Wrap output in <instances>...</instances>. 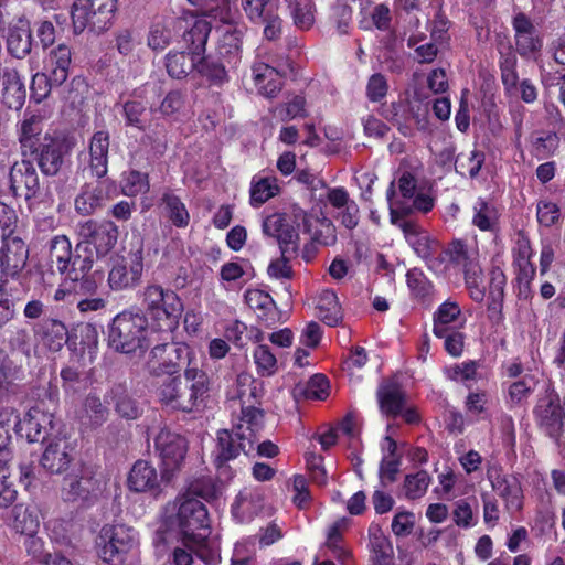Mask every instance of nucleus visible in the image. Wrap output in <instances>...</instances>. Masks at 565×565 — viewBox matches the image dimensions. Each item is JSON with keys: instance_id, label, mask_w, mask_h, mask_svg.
<instances>
[{"instance_id": "nucleus-1", "label": "nucleus", "mask_w": 565, "mask_h": 565, "mask_svg": "<svg viewBox=\"0 0 565 565\" xmlns=\"http://www.w3.org/2000/svg\"><path fill=\"white\" fill-rule=\"evenodd\" d=\"M60 406V390L57 377L51 379L43 394H39L35 404L14 424L17 435L29 443H46L58 437L65 430V425L56 416Z\"/></svg>"}, {"instance_id": "nucleus-2", "label": "nucleus", "mask_w": 565, "mask_h": 565, "mask_svg": "<svg viewBox=\"0 0 565 565\" xmlns=\"http://www.w3.org/2000/svg\"><path fill=\"white\" fill-rule=\"evenodd\" d=\"M96 263L94 250L86 243L78 242L72 254L58 263L56 271L62 276V282L55 289V301L67 300L74 294L90 295L97 286H102V270H93Z\"/></svg>"}, {"instance_id": "nucleus-3", "label": "nucleus", "mask_w": 565, "mask_h": 565, "mask_svg": "<svg viewBox=\"0 0 565 565\" xmlns=\"http://www.w3.org/2000/svg\"><path fill=\"white\" fill-rule=\"evenodd\" d=\"M210 392V379L199 367H185L184 380L180 375L167 377L158 388L160 403L173 411L192 413L205 407Z\"/></svg>"}, {"instance_id": "nucleus-4", "label": "nucleus", "mask_w": 565, "mask_h": 565, "mask_svg": "<svg viewBox=\"0 0 565 565\" xmlns=\"http://www.w3.org/2000/svg\"><path fill=\"white\" fill-rule=\"evenodd\" d=\"M142 316L147 317L151 331L170 333L179 326L184 306L181 297L160 284H148L140 295Z\"/></svg>"}, {"instance_id": "nucleus-5", "label": "nucleus", "mask_w": 565, "mask_h": 565, "mask_svg": "<svg viewBox=\"0 0 565 565\" xmlns=\"http://www.w3.org/2000/svg\"><path fill=\"white\" fill-rule=\"evenodd\" d=\"M254 434L243 431V425H237L232 430L217 431L211 461L221 482H228L235 477L236 470L231 462L235 461L242 452L247 455L254 448Z\"/></svg>"}, {"instance_id": "nucleus-6", "label": "nucleus", "mask_w": 565, "mask_h": 565, "mask_svg": "<svg viewBox=\"0 0 565 565\" xmlns=\"http://www.w3.org/2000/svg\"><path fill=\"white\" fill-rule=\"evenodd\" d=\"M150 323L139 311L124 310L108 326V345L120 353H135L149 347Z\"/></svg>"}, {"instance_id": "nucleus-7", "label": "nucleus", "mask_w": 565, "mask_h": 565, "mask_svg": "<svg viewBox=\"0 0 565 565\" xmlns=\"http://www.w3.org/2000/svg\"><path fill=\"white\" fill-rule=\"evenodd\" d=\"M75 146L76 139L67 132H45L42 141L22 157L29 158L33 163L36 162L42 174L55 177L68 161Z\"/></svg>"}, {"instance_id": "nucleus-8", "label": "nucleus", "mask_w": 565, "mask_h": 565, "mask_svg": "<svg viewBox=\"0 0 565 565\" xmlns=\"http://www.w3.org/2000/svg\"><path fill=\"white\" fill-rule=\"evenodd\" d=\"M117 13L118 0H77L71 10L74 33L103 34L113 28Z\"/></svg>"}, {"instance_id": "nucleus-9", "label": "nucleus", "mask_w": 565, "mask_h": 565, "mask_svg": "<svg viewBox=\"0 0 565 565\" xmlns=\"http://www.w3.org/2000/svg\"><path fill=\"white\" fill-rule=\"evenodd\" d=\"M136 543V532L131 526L107 523L96 537L97 554L108 565H124Z\"/></svg>"}, {"instance_id": "nucleus-10", "label": "nucleus", "mask_w": 565, "mask_h": 565, "mask_svg": "<svg viewBox=\"0 0 565 565\" xmlns=\"http://www.w3.org/2000/svg\"><path fill=\"white\" fill-rule=\"evenodd\" d=\"M177 523L184 542L202 545L211 534L207 509L195 498L182 497L177 512Z\"/></svg>"}, {"instance_id": "nucleus-11", "label": "nucleus", "mask_w": 565, "mask_h": 565, "mask_svg": "<svg viewBox=\"0 0 565 565\" xmlns=\"http://www.w3.org/2000/svg\"><path fill=\"white\" fill-rule=\"evenodd\" d=\"M194 354L190 347L182 342H167L157 344L150 352L147 369L151 375L160 376L163 374L173 377L182 365L186 367H198L193 364Z\"/></svg>"}, {"instance_id": "nucleus-12", "label": "nucleus", "mask_w": 565, "mask_h": 565, "mask_svg": "<svg viewBox=\"0 0 565 565\" xmlns=\"http://www.w3.org/2000/svg\"><path fill=\"white\" fill-rule=\"evenodd\" d=\"M189 450L186 438L168 428H162L154 437V451L161 460V478L169 482L174 472L181 469Z\"/></svg>"}, {"instance_id": "nucleus-13", "label": "nucleus", "mask_w": 565, "mask_h": 565, "mask_svg": "<svg viewBox=\"0 0 565 565\" xmlns=\"http://www.w3.org/2000/svg\"><path fill=\"white\" fill-rule=\"evenodd\" d=\"M172 26L177 36L181 39L183 47L191 55H202L206 51V43L212 31V24L193 12H185L172 19Z\"/></svg>"}, {"instance_id": "nucleus-14", "label": "nucleus", "mask_w": 565, "mask_h": 565, "mask_svg": "<svg viewBox=\"0 0 565 565\" xmlns=\"http://www.w3.org/2000/svg\"><path fill=\"white\" fill-rule=\"evenodd\" d=\"M81 243H86L88 249H95L94 256L98 258L108 255L117 244L118 226L109 220H86L77 225Z\"/></svg>"}, {"instance_id": "nucleus-15", "label": "nucleus", "mask_w": 565, "mask_h": 565, "mask_svg": "<svg viewBox=\"0 0 565 565\" xmlns=\"http://www.w3.org/2000/svg\"><path fill=\"white\" fill-rule=\"evenodd\" d=\"M390 211L392 223L399 226L404 233L405 239L417 256L426 262L431 260L439 249V242L430 237V235L416 223L411 221H399L402 214L411 212L409 207L399 206L398 209H394L391 203Z\"/></svg>"}, {"instance_id": "nucleus-16", "label": "nucleus", "mask_w": 565, "mask_h": 565, "mask_svg": "<svg viewBox=\"0 0 565 565\" xmlns=\"http://www.w3.org/2000/svg\"><path fill=\"white\" fill-rule=\"evenodd\" d=\"M143 274V252L138 248L129 253V260L120 257L113 263L107 284L113 291L132 290L141 282Z\"/></svg>"}, {"instance_id": "nucleus-17", "label": "nucleus", "mask_w": 565, "mask_h": 565, "mask_svg": "<svg viewBox=\"0 0 565 565\" xmlns=\"http://www.w3.org/2000/svg\"><path fill=\"white\" fill-rule=\"evenodd\" d=\"M0 281L13 284L19 281L29 259V247L19 236L1 238Z\"/></svg>"}, {"instance_id": "nucleus-18", "label": "nucleus", "mask_w": 565, "mask_h": 565, "mask_svg": "<svg viewBox=\"0 0 565 565\" xmlns=\"http://www.w3.org/2000/svg\"><path fill=\"white\" fill-rule=\"evenodd\" d=\"M10 191L15 199L25 201L34 199L40 191L36 169L29 158L17 161L9 172Z\"/></svg>"}, {"instance_id": "nucleus-19", "label": "nucleus", "mask_w": 565, "mask_h": 565, "mask_svg": "<svg viewBox=\"0 0 565 565\" xmlns=\"http://www.w3.org/2000/svg\"><path fill=\"white\" fill-rule=\"evenodd\" d=\"M265 235L277 239L281 255L297 256L300 253V237L298 228L281 214H275L267 217L263 225Z\"/></svg>"}, {"instance_id": "nucleus-20", "label": "nucleus", "mask_w": 565, "mask_h": 565, "mask_svg": "<svg viewBox=\"0 0 565 565\" xmlns=\"http://www.w3.org/2000/svg\"><path fill=\"white\" fill-rule=\"evenodd\" d=\"M73 446L66 437L65 430L58 437L46 441V447L41 456V466L51 473H63L73 461Z\"/></svg>"}, {"instance_id": "nucleus-21", "label": "nucleus", "mask_w": 565, "mask_h": 565, "mask_svg": "<svg viewBox=\"0 0 565 565\" xmlns=\"http://www.w3.org/2000/svg\"><path fill=\"white\" fill-rule=\"evenodd\" d=\"M6 45L8 53L18 60L26 57L32 52V28L25 15L17 17L9 23Z\"/></svg>"}, {"instance_id": "nucleus-22", "label": "nucleus", "mask_w": 565, "mask_h": 565, "mask_svg": "<svg viewBox=\"0 0 565 565\" xmlns=\"http://www.w3.org/2000/svg\"><path fill=\"white\" fill-rule=\"evenodd\" d=\"M25 97V85L18 70L11 65L0 67V98L3 105L9 109L20 110Z\"/></svg>"}, {"instance_id": "nucleus-23", "label": "nucleus", "mask_w": 565, "mask_h": 565, "mask_svg": "<svg viewBox=\"0 0 565 565\" xmlns=\"http://www.w3.org/2000/svg\"><path fill=\"white\" fill-rule=\"evenodd\" d=\"M512 28L515 50L521 56H529L541 50L542 40L539 30L525 13L519 12L513 17Z\"/></svg>"}, {"instance_id": "nucleus-24", "label": "nucleus", "mask_w": 565, "mask_h": 565, "mask_svg": "<svg viewBox=\"0 0 565 565\" xmlns=\"http://www.w3.org/2000/svg\"><path fill=\"white\" fill-rule=\"evenodd\" d=\"M100 491V482L93 475L82 473L79 477H65L62 487V498L64 501L87 502L96 498Z\"/></svg>"}, {"instance_id": "nucleus-25", "label": "nucleus", "mask_w": 565, "mask_h": 565, "mask_svg": "<svg viewBox=\"0 0 565 565\" xmlns=\"http://www.w3.org/2000/svg\"><path fill=\"white\" fill-rule=\"evenodd\" d=\"M109 199V186L105 182L85 183L75 198V211L83 216L92 215Z\"/></svg>"}, {"instance_id": "nucleus-26", "label": "nucleus", "mask_w": 565, "mask_h": 565, "mask_svg": "<svg viewBox=\"0 0 565 565\" xmlns=\"http://www.w3.org/2000/svg\"><path fill=\"white\" fill-rule=\"evenodd\" d=\"M110 135L106 129L97 130L88 141V166L94 177L102 179L108 172Z\"/></svg>"}, {"instance_id": "nucleus-27", "label": "nucleus", "mask_w": 565, "mask_h": 565, "mask_svg": "<svg viewBox=\"0 0 565 565\" xmlns=\"http://www.w3.org/2000/svg\"><path fill=\"white\" fill-rule=\"evenodd\" d=\"M164 481L159 477L157 469L147 460H137L128 475L127 484L135 492H156L160 489V482Z\"/></svg>"}, {"instance_id": "nucleus-28", "label": "nucleus", "mask_w": 565, "mask_h": 565, "mask_svg": "<svg viewBox=\"0 0 565 565\" xmlns=\"http://www.w3.org/2000/svg\"><path fill=\"white\" fill-rule=\"evenodd\" d=\"M252 76L258 94L266 98H275L282 88L280 73L264 62L253 64Z\"/></svg>"}, {"instance_id": "nucleus-29", "label": "nucleus", "mask_w": 565, "mask_h": 565, "mask_svg": "<svg viewBox=\"0 0 565 565\" xmlns=\"http://www.w3.org/2000/svg\"><path fill=\"white\" fill-rule=\"evenodd\" d=\"M242 44L243 32L231 26L220 38L213 54L224 61L226 67L235 70L242 61Z\"/></svg>"}, {"instance_id": "nucleus-30", "label": "nucleus", "mask_w": 565, "mask_h": 565, "mask_svg": "<svg viewBox=\"0 0 565 565\" xmlns=\"http://www.w3.org/2000/svg\"><path fill=\"white\" fill-rule=\"evenodd\" d=\"M536 416L540 425L550 436H556L563 426V415L558 404V397L551 392L540 399L536 406Z\"/></svg>"}, {"instance_id": "nucleus-31", "label": "nucleus", "mask_w": 565, "mask_h": 565, "mask_svg": "<svg viewBox=\"0 0 565 565\" xmlns=\"http://www.w3.org/2000/svg\"><path fill=\"white\" fill-rule=\"evenodd\" d=\"M234 70L226 67L225 62L214 54H202L198 57L196 72L206 79L210 86L223 87L230 82L228 73Z\"/></svg>"}, {"instance_id": "nucleus-32", "label": "nucleus", "mask_w": 565, "mask_h": 565, "mask_svg": "<svg viewBox=\"0 0 565 565\" xmlns=\"http://www.w3.org/2000/svg\"><path fill=\"white\" fill-rule=\"evenodd\" d=\"M492 488L504 501L510 513L519 512L523 507V491L519 480L513 476H497L492 480Z\"/></svg>"}, {"instance_id": "nucleus-33", "label": "nucleus", "mask_w": 565, "mask_h": 565, "mask_svg": "<svg viewBox=\"0 0 565 565\" xmlns=\"http://www.w3.org/2000/svg\"><path fill=\"white\" fill-rule=\"evenodd\" d=\"M349 530V520L341 518L333 522L327 530L326 542L321 546L322 551H328L331 556L342 564L350 556L349 548L344 541V533Z\"/></svg>"}, {"instance_id": "nucleus-34", "label": "nucleus", "mask_w": 565, "mask_h": 565, "mask_svg": "<svg viewBox=\"0 0 565 565\" xmlns=\"http://www.w3.org/2000/svg\"><path fill=\"white\" fill-rule=\"evenodd\" d=\"M72 64V50L65 43L53 47L47 58V73L51 74L53 84L62 86L70 75Z\"/></svg>"}, {"instance_id": "nucleus-35", "label": "nucleus", "mask_w": 565, "mask_h": 565, "mask_svg": "<svg viewBox=\"0 0 565 565\" xmlns=\"http://www.w3.org/2000/svg\"><path fill=\"white\" fill-rule=\"evenodd\" d=\"M345 438L351 444L353 438V411H349L344 418L334 427H330L324 431H318L312 436V440H317L323 451H328L332 446Z\"/></svg>"}, {"instance_id": "nucleus-36", "label": "nucleus", "mask_w": 565, "mask_h": 565, "mask_svg": "<svg viewBox=\"0 0 565 565\" xmlns=\"http://www.w3.org/2000/svg\"><path fill=\"white\" fill-rule=\"evenodd\" d=\"M110 403L114 405L116 413L125 419L138 418L142 411L138 402L130 395L125 384H114L108 394Z\"/></svg>"}, {"instance_id": "nucleus-37", "label": "nucleus", "mask_w": 565, "mask_h": 565, "mask_svg": "<svg viewBox=\"0 0 565 565\" xmlns=\"http://www.w3.org/2000/svg\"><path fill=\"white\" fill-rule=\"evenodd\" d=\"M292 395L296 401H326L330 395V381L324 374L316 373L306 384H297Z\"/></svg>"}, {"instance_id": "nucleus-38", "label": "nucleus", "mask_w": 565, "mask_h": 565, "mask_svg": "<svg viewBox=\"0 0 565 565\" xmlns=\"http://www.w3.org/2000/svg\"><path fill=\"white\" fill-rule=\"evenodd\" d=\"M42 121L43 117L40 114H24V118L20 122L18 130V139L22 156L36 143L42 141Z\"/></svg>"}, {"instance_id": "nucleus-39", "label": "nucleus", "mask_w": 565, "mask_h": 565, "mask_svg": "<svg viewBox=\"0 0 565 565\" xmlns=\"http://www.w3.org/2000/svg\"><path fill=\"white\" fill-rule=\"evenodd\" d=\"M191 55L189 51H170L164 57V66L168 75L174 79L188 77L194 70L196 71L198 57Z\"/></svg>"}, {"instance_id": "nucleus-40", "label": "nucleus", "mask_w": 565, "mask_h": 565, "mask_svg": "<svg viewBox=\"0 0 565 565\" xmlns=\"http://www.w3.org/2000/svg\"><path fill=\"white\" fill-rule=\"evenodd\" d=\"M41 335L44 344L51 351H58L66 344L70 348L71 331L57 319H45L40 324Z\"/></svg>"}, {"instance_id": "nucleus-41", "label": "nucleus", "mask_w": 565, "mask_h": 565, "mask_svg": "<svg viewBox=\"0 0 565 565\" xmlns=\"http://www.w3.org/2000/svg\"><path fill=\"white\" fill-rule=\"evenodd\" d=\"M98 344V332L92 323H79L71 330L70 349L84 355L92 354Z\"/></svg>"}, {"instance_id": "nucleus-42", "label": "nucleus", "mask_w": 565, "mask_h": 565, "mask_svg": "<svg viewBox=\"0 0 565 565\" xmlns=\"http://www.w3.org/2000/svg\"><path fill=\"white\" fill-rule=\"evenodd\" d=\"M379 401L382 413L397 417L406 405V395L397 383H387L379 391Z\"/></svg>"}, {"instance_id": "nucleus-43", "label": "nucleus", "mask_w": 565, "mask_h": 565, "mask_svg": "<svg viewBox=\"0 0 565 565\" xmlns=\"http://www.w3.org/2000/svg\"><path fill=\"white\" fill-rule=\"evenodd\" d=\"M160 205L169 221L178 228H184L190 223V214L180 196L167 190L160 199Z\"/></svg>"}, {"instance_id": "nucleus-44", "label": "nucleus", "mask_w": 565, "mask_h": 565, "mask_svg": "<svg viewBox=\"0 0 565 565\" xmlns=\"http://www.w3.org/2000/svg\"><path fill=\"white\" fill-rule=\"evenodd\" d=\"M148 108L147 102L143 100V92L135 89L130 98L122 104V114L126 126L135 127L140 131L146 130L143 116Z\"/></svg>"}, {"instance_id": "nucleus-45", "label": "nucleus", "mask_w": 565, "mask_h": 565, "mask_svg": "<svg viewBox=\"0 0 565 565\" xmlns=\"http://www.w3.org/2000/svg\"><path fill=\"white\" fill-rule=\"evenodd\" d=\"M305 231L311 235V239L324 246L335 243V228L327 217L319 218L313 215L306 214L303 216Z\"/></svg>"}, {"instance_id": "nucleus-46", "label": "nucleus", "mask_w": 565, "mask_h": 565, "mask_svg": "<svg viewBox=\"0 0 565 565\" xmlns=\"http://www.w3.org/2000/svg\"><path fill=\"white\" fill-rule=\"evenodd\" d=\"M280 192L276 177H257L250 182L249 203L253 207H259Z\"/></svg>"}, {"instance_id": "nucleus-47", "label": "nucleus", "mask_w": 565, "mask_h": 565, "mask_svg": "<svg viewBox=\"0 0 565 565\" xmlns=\"http://www.w3.org/2000/svg\"><path fill=\"white\" fill-rule=\"evenodd\" d=\"M245 301L252 309L262 310L263 313L258 318L263 320L266 326H270L276 321V303L271 296L260 289H252L245 292Z\"/></svg>"}, {"instance_id": "nucleus-48", "label": "nucleus", "mask_w": 565, "mask_h": 565, "mask_svg": "<svg viewBox=\"0 0 565 565\" xmlns=\"http://www.w3.org/2000/svg\"><path fill=\"white\" fill-rule=\"evenodd\" d=\"M441 260H448L450 264L461 267L462 270L470 268L471 265H478L477 253L461 239L452 241L443 253Z\"/></svg>"}, {"instance_id": "nucleus-49", "label": "nucleus", "mask_w": 565, "mask_h": 565, "mask_svg": "<svg viewBox=\"0 0 565 565\" xmlns=\"http://www.w3.org/2000/svg\"><path fill=\"white\" fill-rule=\"evenodd\" d=\"M21 301L19 290L13 284L0 281V328L13 319L15 306Z\"/></svg>"}, {"instance_id": "nucleus-50", "label": "nucleus", "mask_w": 565, "mask_h": 565, "mask_svg": "<svg viewBox=\"0 0 565 565\" xmlns=\"http://www.w3.org/2000/svg\"><path fill=\"white\" fill-rule=\"evenodd\" d=\"M84 415L82 419L84 424L92 428L102 426L108 418V408L102 403L100 398L95 394H88L83 403Z\"/></svg>"}, {"instance_id": "nucleus-51", "label": "nucleus", "mask_w": 565, "mask_h": 565, "mask_svg": "<svg viewBox=\"0 0 565 565\" xmlns=\"http://www.w3.org/2000/svg\"><path fill=\"white\" fill-rule=\"evenodd\" d=\"M460 315L461 309L457 302L451 300L443 302L434 313V334H445L447 330L451 329L449 324L456 322Z\"/></svg>"}, {"instance_id": "nucleus-52", "label": "nucleus", "mask_w": 565, "mask_h": 565, "mask_svg": "<svg viewBox=\"0 0 565 565\" xmlns=\"http://www.w3.org/2000/svg\"><path fill=\"white\" fill-rule=\"evenodd\" d=\"M295 25L300 30H309L315 23V4L311 0H285Z\"/></svg>"}, {"instance_id": "nucleus-53", "label": "nucleus", "mask_w": 565, "mask_h": 565, "mask_svg": "<svg viewBox=\"0 0 565 565\" xmlns=\"http://www.w3.org/2000/svg\"><path fill=\"white\" fill-rule=\"evenodd\" d=\"M173 36L177 35L172 26V19L154 22L148 34V45L153 51H163L171 44Z\"/></svg>"}, {"instance_id": "nucleus-54", "label": "nucleus", "mask_w": 565, "mask_h": 565, "mask_svg": "<svg viewBox=\"0 0 565 565\" xmlns=\"http://www.w3.org/2000/svg\"><path fill=\"white\" fill-rule=\"evenodd\" d=\"M218 487L216 482L211 477H200L192 480L185 493L182 495L183 498H195L199 500L203 499L207 502L215 500L218 497Z\"/></svg>"}, {"instance_id": "nucleus-55", "label": "nucleus", "mask_w": 565, "mask_h": 565, "mask_svg": "<svg viewBox=\"0 0 565 565\" xmlns=\"http://www.w3.org/2000/svg\"><path fill=\"white\" fill-rule=\"evenodd\" d=\"M484 162V153L477 149L468 152H460L455 159L456 172L461 175L475 178L478 175Z\"/></svg>"}, {"instance_id": "nucleus-56", "label": "nucleus", "mask_w": 565, "mask_h": 565, "mask_svg": "<svg viewBox=\"0 0 565 565\" xmlns=\"http://www.w3.org/2000/svg\"><path fill=\"white\" fill-rule=\"evenodd\" d=\"M120 184L125 195L137 196L149 191V175L138 170H129L121 174Z\"/></svg>"}, {"instance_id": "nucleus-57", "label": "nucleus", "mask_w": 565, "mask_h": 565, "mask_svg": "<svg viewBox=\"0 0 565 565\" xmlns=\"http://www.w3.org/2000/svg\"><path fill=\"white\" fill-rule=\"evenodd\" d=\"M429 483L430 477L425 470L407 475L403 483V494L408 500L419 499L426 493Z\"/></svg>"}, {"instance_id": "nucleus-58", "label": "nucleus", "mask_w": 565, "mask_h": 565, "mask_svg": "<svg viewBox=\"0 0 565 565\" xmlns=\"http://www.w3.org/2000/svg\"><path fill=\"white\" fill-rule=\"evenodd\" d=\"M99 287L100 286H97L95 291L90 295L74 294V296H71L65 301L70 303L76 302V308L82 315L100 311L106 308L107 300L98 296Z\"/></svg>"}, {"instance_id": "nucleus-59", "label": "nucleus", "mask_w": 565, "mask_h": 565, "mask_svg": "<svg viewBox=\"0 0 565 565\" xmlns=\"http://www.w3.org/2000/svg\"><path fill=\"white\" fill-rule=\"evenodd\" d=\"M370 546L372 552V563L391 564L393 547L386 536L380 531L370 535Z\"/></svg>"}, {"instance_id": "nucleus-60", "label": "nucleus", "mask_w": 565, "mask_h": 565, "mask_svg": "<svg viewBox=\"0 0 565 565\" xmlns=\"http://www.w3.org/2000/svg\"><path fill=\"white\" fill-rule=\"evenodd\" d=\"M254 361L257 366V373L260 376L273 375L277 370L276 356L266 344L256 347L254 350Z\"/></svg>"}, {"instance_id": "nucleus-61", "label": "nucleus", "mask_w": 565, "mask_h": 565, "mask_svg": "<svg viewBox=\"0 0 565 565\" xmlns=\"http://www.w3.org/2000/svg\"><path fill=\"white\" fill-rule=\"evenodd\" d=\"M72 243L66 235H55L49 242V259L52 266L58 267V263L72 254Z\"/></svg>"}, {"instance_id": "nucleus-62", "label": "nucleus", "mask_w": 565, "mask_h": 565, "mask_svg": "<svg viewBox=\"0 0 565 565\" xmlns=\"http://www.w3.org/2000/svg\"><path fill=\"white\" fill-rule=\"evenodd\" d=\"M536 381L531 375H525L521 380L513 382L509 386V399L513 405L524 402L534 391Z\"/></svg>"}, {"instance_id": "nucleus-63", "label": "nucleus", "mask_w": 565, "mask_h": 565, "mask_svg": "<svg viewBox=\"0 0 565 565\" xmlns=\"http://www.w3.org/2000/svg\"><path fill=\"white\" fill-rule=\"evenodd\" d=\"M295 258H297V256L280 254L279 257L273 259L267 268L269 277L278 280H291L295 276V273L290 262Z\"/></svg>"}, {"instance_id": "nucleus-64", "label": "nucleus", "mask_w": 565, "mask_h": 565, "mask_svg": "<svg viewBox=\"0 0 565 565\" xmlns=\"http://www.w3.org/2000/svg\"><path fill=\"white\" fill-rule=\"evenodd\" d=\"M61 86H57L53 84V79L51 78V74L49 73H36L33 75L31 81V98L36 102L41 103L43 99H45L51 90L53 88H60Z\"/></svg>"}]
</instances>
